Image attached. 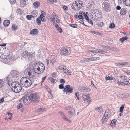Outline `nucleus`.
<instances>
[{"label":"nucleus","mask_w":130,"mask_h":130,"mask_svg":"<svg viewBox=\"0 0 130 130\" xmlns=\"http://www.w3.org/2000/svg\"><path fill=\"white\" fill-rule=\"evenodd\" d=\"M10 23V21L9 20H6L4 21L3 24L5 26H7L9 25Z\"/></svg>","instance_id":"5701e85b"},{"label":"nucleus","mask_w":130,"mask_h":130,"mask_svg":"<svg viewBox=\"0 0 130 130\" xmlns=\"http://www.w3.org/2000/svg\"><path fill=\"white\" fill-rule=\"evenodd\" d=\"M77 6L76 4H75V2L74 3L71 5V7L72 9L75 10H76L75 9L76 8Z\"/></svg>","instance_id":"58836bf2"},{"label":"nucleus","mask_w":130,"mask_h":130,"mask_svg":"<svg viewBox=\"0 0 130 130\" xmlns=\"http://www.w3.org/2000/svg\"><path fill=\"white\" fill-rule=\"evenodd\" d=\"M75 96L77 98L78 100L79 99V92H77L75 93Z\"/></svg>","instance_id":"de8ad7c7"},{"label":"nucleus","mask_w":130,"mask_h":130,"mask_svg":"<svg viewBox=\"0 0 130 130\" xmlns=\"http://www.w3.org/2000/svg\"><path fill=\"white\" fill-rule=\"evenodd\" d=\"M87 21H88V22L89 23H90L92 25L93 24V22L91 20L89 19V20Z\"/></svg>","instance_id":"052dcab7"},{"label":"nucleus","mask_w":130,"mask_h":130,"mask_svg":"<svg viewBox=\"0 0 130 130\" xmlns=\"http://www.w3.org/2000/svg\"><path fill=\"white\" fill-rule=\"evenodd\" d=\"M81 61L82 63H85L90 62V60L89 58H86L83 59V60Z\"/></svg>","instance_id":"c85d7f7f"},{"label":"nucleus","mask_w":130,"mask_h":130,"mask_svg":"<svg viewBox=\"0 0 130 130\" xmlns=\"http://www.w3.org/2000/svg\"><path fill=\"white\" fill-rule=\"evenodd\" d=\"M10 75L7 76L5 79V80L9 86L11 85V90L13 92L15 93L20 92L22 89L21 85L17 82H12V79L10 77Z\"/></svg>","instance_id":"f03ea898"},{"label":"nucleus","mask_w":130,"mask_h":130,"mask_svg":"<svg viewBox=\"0 0 130 130\" xmlns=\"http://www.w3.org/2000/svg\"><path fill=\"white\" fill-rule=\"evenodd\" d=\"M90 62L91 61H95L99 60L100 58L98 57H93L89 58Z\"/></svg>","instance_id":"412c9836"},{"label":"nucleus","mask_w":130,"mask_h":130,"mask_svg":"<svg viewBox=\"0 0 130 130\" xmlns=\"http://www.w3.org/2000/svg\"><path fill=\"white\" fill-rule=\"evenodd\" d=\"M129 84V82L128 81H125L123 82H122L121 83V85L124 86L128 84Z\"/></svg>","instance_id":"4c0bfd02"},{"label":"nucleus","mask_w":130,"mask_h":130,"mask_svg":"<svg viewBox=\"0 0 130 130\" xmlns=\"http://www.w3.org/2000/svg\"><path fill=\"white\" fill-rule=\"evenodd\" d=\"M56 73L55 72H54L53 73L51 74V76L54 78L56 77Z\"/></svg>","instance_id":"13d9d810"},{"label":"nucleus","mask_w":130,"mask_h":130,"mask_svg":"<svg viewBox=\"0 0 130 130\" xmlns=\"http://www.w3.org/2000/svg\"><path fill=\"white\" fill-rule=\"evenodd\" d=\"M10 1L11 3L12 4H14L15 2H16V0H10Z\"/></svg>","instance_id":"e2e57ef3"},{"label":"nucleus","mask_w":130,"mask_h":130,"mask_svg":"<svg viewBox=\"0 0 130 130\" xmlns=\"http://www.w3.org/2000/svg\"><path fill=\"white\" fill-rule=\"evenodd\" d=\"M60 82L62 84L65 83V81L64 79H61L60 80Z\"/></svg>","instance_id":"4d7b16f0"},{"label":"nucleus","mask_w":130,"mask_h":130,"mask_svg":"<svg viewBox=\"0 0 130 130\" xmlns=\"http://www.w3.org/2000/svg\"><path fill=\"white\" fill-rule=\"evenodd\" d=\"M125 73L128 75H130V72L129 70H127L125 72Z\"/></svg>","instance_id":"338daca9"},{"label":"nucleus","mask_w":130,"mask_h":130,"mask_svg":"<svg viewBox=\"0 0 130 130\" xmlns=\"http://www.w3.org/2000/svg\"><path fill=\"white\" fill-rule=\"evenodd\" d=\"M107 114H110L109 110H106V111L105 113L104 114L105 115Z\"/></svg>","instance_id":"bf43d9fd"},{"label":"nucleus","mask_w":130,"mask_h":130,"mask_svg":"<svg viewBox=\"0 0 130 130\" xmlns=\"http://www.w3.org/2000/svg\"><path fill=\"white\" fill-rule=\"evenodd\" d=\"M115 81H116L117 82V83L118 84V86H119L120 85H121L122 82L119 81V80H117L116 79H115Z\"/></svg>","instance_id":"c03bdc74"},{"label":"nucleus","mask_w":130,"mask_h":130,"mask_svg":"<svg viewBox=\"0 0 130 130\" xmlns=\"http://www.w3.org/2000/svg\"><path fill=\"white\" fill-rule=\"evenodd\" d=\"M48 19L53 24H57L59 23L60 21L58 17L55 14V13L53 12L52 13V17L48 16Z\"/></svg>","instance_id":"20e7f679"},{"label":"nucleus","mask_w":130,"mask_h":130,"mask_svg":"<svg viewBox=\"0 0 130 130\" xmlns=\"http://www.w3.org/2000/svg\"><path fill=\"white\" fill-rule=\"evenodd\" d=\"M64 73H66L68 75H70L71 74V73L67 69H64Z\"/></svg>","instance_id":"f704fd0d"},{"label":"nucleus","mask_w":130,"mask_h":130,"mask_svg":"<svg viewBox=\"0 0 130 130\" xmlns=\"http://www.w3.org/2000/svg\"><path fill=\"white\" fill-rule=\"evenodd\" d=\"M69 25L72 27L73 28H77V24H69Z\"/></svg>","instance_id":"ea45409f"},{"label":"nucleus","mask_w":130,"mask_h":130,"mask_svg":"<svg viewBox=\"0 0 130 130\" xmlns=\"http://www.w3.org/2000/svg\"><path fill=\"white\" fill-rule=\"evenodd\" d=\"M125 0H118V3L120 4H121L123 1L125 2Z\"/></svg>","instance_id":"69168bd1"},{"label":"nucleus","mask_w":130,"mask_h":130,"mask_svg":"<svg viewBox=\"0 0 130 130\" xmlns=\"http://www.w3.org/2000/svg\"><path fill=\"white\" fill-rule=\"evenodd\" d=\"M55 61L54 59H52L50 63H51L52 64H53L54 63V62Z\"/></svg>","instance_id":"774afa93"},{"label":"nucleus","mask_w":130,"mask_h":130,"mask_svg":"<svg viewBox=\"0 0 130 130\" xmlns=\"http://www.w3.org/2000/svg\"><path fill=\"white\" fill-rule=\"evenodd\" d=\"M128 39V37L126 36L123 37L122 38H120V40L121 42L123 43L124 41L127 40Z\"/></svg>","instance_id":"a878e982"},{"label":"nucleus","mask_w":130,"mask_h":130,"mask_svg":"<svg viewBox=\"0 0 130 130\" xmlns=\"http://www.w3.org/2000/svg\"><path fill=\"white\" fill-rule=\"evenodd\" d=\"M33 7L35 8H37L40 5V3L38 1H36L33 3Z\"/></svg>","instance_id":"6ab92c4d"},{"label":"nucleus","mask_w":130,"mask_h":130,"mask_svg":"<svg viewBox=\"0 0 130 130\" xmlns=\"http://www.w3.org/2000/svg\"><path fill=\"white\" fill-rule=\"evenodd\" d=\"M32 18H33V17L31 15H28L26 16V18L29 20H31Z\"/></svg>","instance_id":"37998d69"},{"label":"nucleus","mask_w":130,"mask_h":130,"mask_svg":"<svg viewBox=\"0 0 130 130\" xmlns=\"http://www.w3.org/2000/svg\"><path fill=\"white\" fill-rule=\"evenodd\" d=\"M83 15H84V16L85 17V18L87 20H88L89 19L88 16V12H87L86 14L84 12L83 13Z\"/></svg>","instance_id":"e433bc0d"},{"label":"nucleus","mask_w":130,"mask_h":130,"mask_svg":"<svg viewBox=\"0 0 130 130\" xmlns=\"http://www.w3.org/2000/svg\"><path fill=\"white\" fill-rule=\"evenodd\" d=\"M37 73L36 70L35 68H27L24 71L25 74L27 75L28 77L32 78L34 77L36 74Z\"/></svg>","instance_id":"7ed1b4c3"},{"label":"nucleus","mask_w":130,"mask_h":130,"mask_svg":"<svg viewBox=\"0 0 130 130\" xmlns=\"http://www.w3.org/2000/svg\"><path fill=\"white\" fill-rule=\"evenodd\" d=\"M76 18H78L79 19H83V16L81 15H78L77 17H76Z\"/></svg>","instance_id":"6e6d98bb"},{"label":"nucleus","mask_w":130,"mask_h":130,"mask_svg":"<svg viewBox=\"0 0 130 130\" xmlns=\"http://www.w3.org/2000/svg\"><path fill=\"white\" fill-rule=\"evenodd\" d=\"M40 99L39 96L35 93H34L30 95L23 97L19 100V101L23 102L25 105H27L32 101L34 103H38Z\"/></svg>","instance_id":"f257e3e1"},{"label":"nucleus","mask_w":130,"mask_h":130,"mask_svg":"<svg viewBox=\"0 0 130 130\" xmlns=\"http://www.w3.org/2000/svg\"><path fill=\"white\" fill-rule=\"evenodd\" d=\"M73 89L72 87H71L69 85H66L65 86L64 89L63 91L65 92L66 94L68 93L70 94L73 91Z\"/></svg>","instance_id":"6e6552de"},{"label":"nucleus","mask_w":130,"mask_h":130,"mask_svg":"<svg viewBox=\"0 0 130 130\" xmlns=\"http://www.w3.org/2000/svg\"><path fill=\"white\" fill-rule=\"evenodd\" d=\"M75 4L77 6L76 8L75 9L76 10H78L80 9L82 7L83 4L82 2L80 0H79L75 2Z\"/></svg>","instance_id":"f8f14e48"},{"label":"nucleus","mask_w":130,"mask_h":130,"mask_svg":"<svg viewBox=\"0 0 130 130\" xmlns=\"http://www.w3.org/2000/svg\"><path fill=\"white\" fill-rule=\"evenodd\" d=\"M35 65V66H39L41 67L40 71L38 73V74H41L44 71L45 67L44 65L42 63H37Z\"/></svg>","instance_id":"9b49d317"},{"label":"nucleus","mask_w":130,"mask_h":130,"mask_svg":"<svg viewBox=\"0 0 130 130\" xmlns=\"http://www.w3.org/2000/svg\"><path fill=\"white\" fill-rule=\"evenodd\" d=\"M49 79L50 81H51V82L52 83L54 82L55 80V79L51 77H49Z\"/></svg>","instance_id":"8fccbe9b"},{"label":"nucleus","mask_w":130,"mask_h":130,"mask_svg":"<svg viewBox=\"0 0 130 130\" xmlns=\"http://www.w3.org/2000/svg\"><path fill=\"white\" fill-rule=\"evenodd\" d=\"M42 16V14H41L40 16L38 18H37L36 19V22L37 23L38 25H40L41 24V17Z\"/></svg>","instance_id":"b1692460"},{"label":"nucleus","mask_w":130,"mask_h":130,"mask_svg":"<svg viewBox=\"0 0 130 130\" xmlns=\"http://www.w3.org/2000/svg\"><path fill=\"white\" fill-rule=\"evenodd\" d=\"M59 88L60 89H62L64 88L63 84H60L59 86Z\"/></svg>","instance_id":"5fc2aeb1"},{"label":"nucleus","mask_w":130,"mask_h":130,"mask_svg":"<svg viewBox=\"0 0 130 130\" xmlns=\"http://www.w3.org/2000/svg\"><path fill=\"white\" fill-rule=\"evenodd\" d=\"M110 116V114L104 115V116L102 118L101 120L102 124H104L105 123L109 118Z\"/></svg>","instance_id":"2eb2a0df"},{"label":"nucleus","mask_w":130,"mask_h":130,"mask_svg":"<svg viewBox=\"0 0 130 130\" xmlns=\"http://www.w3.org/2000/svg\"><path fill=\"white\" fill-rule=\"evenodd\" d=\"M46 109L45 108H39L37 110V112H42L44 111L45 109Z\"/></svg>","instance_id":"72a5a7b5"},{"label":"nucleus","mask_w":130,"mask_h":130,"mask_svg":"<svg viewBox=\"0 0 130 130\" xmlns=\"http://www.w3.org/2000/svg\"><path fill=\"white\" fill-rule=\"evenodd\" d=\"M80 90L81 92H88L90 90V89L86 87H84L83 86H81L80 87Z\"/></svg>","instance_id":"dca6fc26"},{"label":"nucleus","mask_w":130,"mask_h":130,"mask_svg":"<svg viewBox=\"0 0 130 130\" xmlns=\"http://www.w3.org/2000/svg\"><path fill=\"white\" fill-rule=\"evenodd\" d=\"M18 28V27L15 24H13L12 26V30L13 31L16 30Z\"/></svg>","instance_id":"bb28decb"},{"label":"nucleus","mask_w":130,"mask_h":130,"mask_svg":"<svg viewBox=\"0 0 130 130\" xmlns=\"http://www.w3.org/2000/svg\"><path fill=\"white\" fill-rule=\"evenodd\" d=\"M42 16L41 17V20L42 22H44V17H45L43 16L42 14Z\"/></svg>","instance_id":"3c124183"},{"label":"nucleus","mask_w":130,"mask_h":130,"mask_svg":"<svg viewBox=\"0 0 130 130\" xmlns=\"http://www.w3.org/2000/svg\"><path fill=\"white\" fill-rule=\"evenodd\" d=\"M127 12L126 9L124 8H122L120 11V14L122 15H125Z\"/></svg>","instance_id":"4be33fe9"},{"label":"nucleus","mask_w":130,"mask_h":130,"mask_svg":"<svg viewBox=\"0 0 130 130\" xmlns=\"http://www.w3.org/2000/svg\"><path fill=\"white\" fill-rule=\"evenodd\" d=\"M124 108V105H122L120 107L119 110V112L122 113L123 111V109Z\"/></svg>","instance_id":"c9c22d12"},{"label":"nucleus","mask_w":130,"mask_h":130,"mask_svg":"<svg viewBox=\"0 0 130 130\" xmlns=\"http://www.w3.org/2000/svg\"><path fill=\"white\" fill-rule=\"evenodd\" d=\"M82 97L83 100L85 102L89 103L90 101L91 98L88 94H83Z\"/></svg>","instance_id":"9d476101"},{"label":"nucleus","mask_w":130,"mask_h":130,"mask_svg":"<svg viewBox=\"0 0 130 130\" xmlns=\"http://www.w3.org/2000/svg\"><path fill=\"white\" fill-rule=\"evenodd\" d=\"M22 55L23 57L29 60L31 59L33 56V55L31 53H28L26 51L23 52Z\"/></svg>","instance_id":"0eeeda50"},{"label":"nucleus","mask_w":130,"mask_h":130,"mask_svg":"<svg viewBox=\"0 0 130 130\" xmlns=\"http://www.w3.org/2000/svg\"><path fill=\"white\" fill-rule=\"evenodd\" d=\"M11 76L15 79L17 78L19 76L18 72L16 70H13L11 72Z\"/></svg>","instance_id":"ddd939ff"},{"label":"nucleus","mask_w":130,"mask_h":130,"mask_svg":"<svg viewBox=\"0 0 130 130\" xmlns=\"http://www.w3.org/2000/svg\"><path fill=\"white\" fill-rule=\"evenodd\" d=\"M63 118L65 120L67 121L70 122V121L65 116L63 117Z\"/></svg>","instance_id":"864d4df0"},{"label":"nucleus","mask_w":130,"mask_h":130,"mask_svg":"<svg viewBox=\"0 0 130 130\" xmlns=\"http://www.w3.org/2000/svg\"><path fill=\"white\" fill-rule=\"evenodd\" d=\"M3 85V82L1 80H0V87H2Z\"/></svg>","instance_id":"680f3d73"},{"label":"nucleus","mask_w":130,"mask_h":130,"mask_svg":"<svg viewBox=\"0 0 130 130\" xmlns=\"http://www.w3.org/2000/svg\"><path fill=\"white\" fill-rule=\"evenodd\" d=\"M71 48L67 46H65L61 48L60 54L62 55L66 56L70 54L71 52Z\"/></svg>","instance_id":"39448f33"},{"label":"nucleus","mask_w":130,"mask_h":130,"mask_svg":"<svg viewBox=\"0 0 130 130\" xmlns=\"http://www.w3.org/2000/svg\"><path fill=\"white\" fill-rule=\"evenodd\" d=\"M37 67H38L37 68V71L36 70V72H37V73L38 74V73L40 71L41 69V67H40L39 66H37Z\"/></svg>","instance_id":"603ef678"},{"label":"nucleus","mask_w":130,"mask_h":130,"mask_svg":"<svg viewBox=\"0 0 130 130\" xmlns=\"http://www.w3.org/2000/svg\"><path fill=\"white\" fill-rule=\"evenodd\" d=\"M0 58L3 59V61L5 63L10 64L12 62V59H11L8 56H6L3 54L2 56H0Z\"/></svg>","instance_id":"423d86ee"},{"label":"nucleus","mask_w":130,"mask_h":130,"mask_svg":"<svg viewBox=\"0 0 130 130\" xmlns=\"http://www.w3.org/2000/svg\"><path fill=\"white\" fill-rule=\"evenodd\" d=\"M99 53L102 54H105L106 53L105 51L99 49Z\"/></svg>","instance_id":"79ce46f5"},{"label":"nucleus","mask_w":130,"mask_h":130,"mask_svg":"<svg viewBox=\"0 0 130 130\" xmlns=\"http://www.w3.org/2000/svg\"><path fill=\"white\" fill-rule=\"evenodd\" d=\"M128 94H125V93L123 94H122V96L123 97H127L128 96Z\"/></svg>","instance_id":"0e129e2a"},{"label":"nucleus","mask_w":130,"mask_h":130,"mask_svg":"<svg viewBox=\"0 0 130 130\" xmlns=\"http://www.w3.org/2000/svg\"><path fill=\"white\" fill-rule=\"evenodd\" d=\"M102 6L103 10L105 11L108 12L110 11V5L107 2H103Z\"/></svg>","instance_id":"1a4fd4ad"},{"label":"nucleus","mask_w":130,"mask_h":130,"mask_svg":"<svg viewBox=\"0 0 130 130\" xmlns=\"http://www.w3.org/2000/svg\"><path fill=\"white\" fill-rule=\"evenodd\" d=\"M28 80L26 81V84L25 85V88L29 87L31 86L32 84L31 80L29 78H27Z\"/></svg>","instance_id":"a211bd4d"},{"label":"nucleus","mask_w":130,"mask_h":130,"mask_svg":"<svg viewBox=\"0 0 130 130\" xmlns=\"http://www.w3.org/2000/svg\"><path fill=\"white\" fill-rule=\"evenodd\" d=\"M95 110L99 112H102L103 111V109L101 107L96 108Z\"/></svg>","instance_id":"473e14b6"},{"label":"nucleus","mask_w":130,"mask_h":130,"mask_svg":"<svg viewBox=\"0 0 130 130\" xmlns=\"http://www.w3.org/2000/svg\"><path fill=\"white\" fill-rule=\"evenodd\" d=\"M105 47H106V50L107 49H109L110 50H113L114 48H113L112 47H110L108 46H106Z\"/></svg>","instance_id":"49530a36"},{"label":"nucleus","mask_w":130,"mask_h":130,"mask_svg":"<svg viewBox=\"0 0 130 130\" xmlns=\"http://www.w3.org/2000/svg\"><path fill=\"white\" fill-rule=\"evenodd\" d=\"M31 14L33 18L37 16L38 14V12L36 10L33 11L31 12Z\"/></svg>","instance_id":"393cba45"},{"label":"nucleus","mask_w":130,"mask_h":130,"mask_svg":"<svg viewBox=\"0 0 130 130\" xmlns=\"http://www.w3.org/2000/svg\"><path fill=\"white\" fill-rule=\"evenodd\" d=\"M69 115L70 116V117H72L73 115V113L71 111H69L68 112Z\"/></svg>","instance_id":"09e8293b"},{"label":"nucleus","mask_w":130,"mask_h":130,"mask_svg":"<svg viewBox=\"0 0 130 130\" xmlns=\"http://www.w3.org/2000/svg\"><path fill=\"white\" fill-rule=\"evenodd\" d=\"M116 120L114 119L112 120L110 125L112 127H115L116 125Z\"/></svg>","instance_id":"c756f323"},{"label":"nucleus","mask_w":130,"mask_h":130,"mask_svg":"<svg viewBox=\"0 0 130 130\" xmlns=\"http://www.w3.org/2000/svg\"><path fill=\"white\" fill-rule=\"evenodd\" d=\"M105 79L106 80H114L115 79L114 77H111L110 76H106L105 77Z\"/></svg>","instance_id":"7c9ffc66"},{"label":"nucleus","mask_w":130,"mask_h":130,"mask_svg":"<svg viewBox=\"0 0 130 130\" xmlns=\"http://www.w3.org/2000/svg\"><path fill=\"white\" fill-rule=\"evenodd\" d=\"M20 4L22 7H24L26 5V2L24 0H21L20 2Z\"/></svg>","instance_id":"cd10ccee"},{"label":"nucleus","mask_w":130,"mask_h":130,"mask_svg":"<svg viewBox=\"0 0 130 130\" xmlns=\"http://www.w3.org/2000/svg\"><path fill=\"white\" fill-rule=\"evenodd\" d=\"M39 32L38 30L37 29H34L32 30L30 32V34L33 35H37Z\"/></svg>","instance_id":"f3484780"},{"label":"nucleus","mask_w":130,"mask_h":130,"mask_svg":"<svg viewBox=\"0 0 130 130\" xmlns=\"http://www.w3.org/2000/svg\"><path fill=\"white\" fill-rule=\"evenodd\" d=\"M23 106V105L22 104L20 103L18 104V105H17V108L18 109H20V108H21Z\"/></svg>","instance_id":"a18cd8bd"},{"label":"nucleus","mask_w":130,"mask_h":130,"mask_svg":"<svg viewBox=\"0 0 130 130\" xmlns=\"http://www.w3.org/2000/svg\"><path fill=\"white\" fill-rule=\"evenodd\" d=\"M56 29L60 33H62V32L61 28H60L58 24H56L55 26Z\"/></svg>","instance_id":"aec40b11"},{"label":"nucleus","mask_w":130,"mask_h":130,"mask_svg":"<svg viewBox=\"0 0 130 130\" xmlns=\"http://www.w3.org/2000/svg\"><path fill=\"white\" fill-rule=\"evenodd\" d=\"M115 25L113 23H111L110 24L109 27L110 28H113L115 27Z\"/></svg>","instance_id":"a19ab883"},{"label":"nucleus","mask_w":130,"mask_h":130,"mask_svg":"<svg viewBox=\"0 0 130 130\" xmlns=\"http://www.w3.org/2000/svg\"><path fill=\"white\" fill-rule=\"evenodd\" d=\"M124 4L127 6H130V0H125Z\"/></svg>","instance_id":"2f4dec72"},{"label":"nucleus","mask_w":130,"mask_h":130,"mask_svg":"<svg viewBox=\"0 0 130 130\" xmlns=\"http://www.w3.org/2000/svg\"><path fill=\"white\" fill-rule=\"evenodd\" d=\"M28 78L23 77L20 80L21 85L23 86V87H25V85L26 84V81L28 80Z\"/></svg>","instance_id":"4468645a"}]
</instances>
